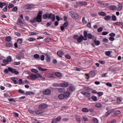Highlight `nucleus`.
Here are the masks:
<instances>
[{
  "label": "nucleus",
  "instance_id": "1",
  "mask_svg": "<svg viewBox=\"0 0 123 123\" xmlns=\"http://www.w3.org/2000/svg\"><path fill=\"white\" fill-rule=\"evenodd\" d=\"M42 12L39 11L37 17L34 18L32 19L31 20L30 22L32 23L37 22L38 23L41 22L42 21Z\"/></svg>",
  "mask_w": 123,
  "mask_h": 123
},
{
  "label": "nucleus",
  "instance_id": "2",
  "mask_svg": "<svg viewBox=\"0 0 123 123\" xmlns=\"http://www.w3.org/2000/svg\"><path fill=\"white\" fill-rule=\"evenodd\" d=\"M70 15L73 18L78 19L79 18V15L73 11H70L69 12Z\"/></svg>",
  "mask_w": 123,
  "mask_h": 123
},
{
  "label": "nucleus",
  "instance_id": "3",
  "mask_svg": "<svg viewBox=\"0 0 123 123\" xmlns=\"http://www.w3.org/2000/svg\"><path fill=\"white\" fill-rule=\"evenodd\" d=\"M83 34L85 38H86V37H87L88 39H91L92 38H93L94 37V36L92 35L91 33H89L87 34V32L86 31L84 32Z\"/></svg>",
  "mask_w": 123,
  "mask_h": 123
},
{
  "label": "nucleus",
  "instance_id": "4",
  "mask_svg": "<svg viewBox=\"0 0 123 123\" xmlns=\"http://www.w3.org/2000/svg\"><path fill=\"white\" fill-rule=\"evenodd\" d=\"M61 117L60 116H58L57 117L53 118L52 121V123H56L57 122L60 121L61 119Z\"/></svg>",
  "mask_w": 123,
  "mask_h": 123
},
{
  "label": "nucleus",
  "instance_id": "5",
  "mask_svg": "<svg viewBox=\"0 0 123 123\" xmlns=\"http://www.w3.org/2000/svg\"><path fill=\"white\" fill-rule=\"evenodd\" d=\"M8 69L9 71L11 72L12 73H14L16 74H18L19 73L18 72L16 71L15 69H12L10 67L8 68Z\"/></svg>",
  "mask_w": 123,
  "mask_h": 123
},
{
  "label": "nucleus",
  "instance_id": "6",
  "mask_svg": "<svg viewBox=\"0 0 123 123\" xmlns=\"http://www.w3.org/2000/svg\"><path fill=\"white\" fill-rule=\"evenodd\" d=\"M86 40V38L84 39V37L82 35H80V36L78 37L77 39V41L79 43H81L83 40Z\"/></svg>",
  "mask_w": 123,
  "mask_h": 123
},
{
  "label": "nucleus",
  "instance_id": "7",
  "mask_svg": "<svg viewBox=\"0 0 123 123\" xmlns=\"http://www.w3.org/2000/svg\"><path fill=\"white\" fill-rule=\"evenodd\" d=\"M47 107V105L45 104H42L39 105L38 108L40 110H43L46 108Z\"/></svg>",
  "mask_w": 123,
  "mask_h": 123
},
{
  "label": "nucleus",
  "instance_id": "8",
  "mask_svg": "<svg viewBox=\"0 0 123 123\" xmlns=\"http://www.w3.org/2000/svg\"><path fill=\"white\" fill-rule=\"evenodd\" d=\"M48 18H49L51 19L52 21L54 22L55 20V15H53L51 13L48 14Z\"/></svg>",
  "mask_w": 123,
  "mask_h": 123
},
{
  "label": "nucleus",
  "instance_id": "9",
  "mask_svg": "<svg viewBox=\"0 0 123 123\" xmlns=\"http://www.w3.org/2000/svg\"><path fill=\"white\" fill-rule=\"evenodd\" d=\"M17 24L21 26H24V24L22 22V20L21 19H18L17 21Z\"/></svg>",
  "mask_w": 123,
  "mask_h": 123
},
{
  "label": "nucleus",
  "instance_id": "10",
  "mask_svg": "<svg viewBox=\"0 0 123 123\" xmlns=\"http://www.w3.org/2000/svg\"><path fill=\"white\" fill-rule=\"evenodd\" d=\"M51 92V91L50 89H46L43 91V93L45 95H48L50 94Z\"/></svg>",
  "mask_w": 123,
  "mask_h": 123
},
{
  "label": "nucleus",
  "instance_id": "11",
  "mask_svg": "<svg viewBox=\"0 0 123 123\" xmlns=\"http://www.w3.org/2000/svg\"><path fill=\"white\" fill-rule=\"evenodd\" d=\"M80 93L87 97H89L90 96V93L88 92H84L83 91H81Z\"/></svg>",
  "mask_w": 123,
  "mask_h": 123
},
{
  "label": "nucleus",
  "instance_id": "12",
  "mask_svg": "<svg viewBox=\"0 0 123 123\" xmlns=\"http://www.w3.org/2000/svg\"><path fill=\"white\" fill-rule=\"evenodd\" d=\"M61 85L63 87H66L68 86V84L67 82H64L61 83Z\"/></svg>",
  "mask_w": 123,
  "mask_h": 123
},
{
  "label": "nucleus",
  "instance_id": "13",
  "mask_svg": "<svg viewBox=\"0 0 123 123\" xmlns=\"http://www.w3.org/2000/svg\"><path fill=\"white\" fill-rule=\"evenodd\" d=\"M94 104L95 106L97 108H99L102 107V105L99 103L96 102Z\"/></svg>",
  "mask_w": 123,
  "mask_h": 123
},
{
  "label": "nucleus",
  "instance_id": "14",
  "mask_svg": "<svg viewBox=\"0 0 123 123\" xmlns=\"http://www.w3.org/2000/svg\"><path fill=\"white\" fill-rule=\"evenodd\" d=\"M57 53V55L60 57H62V55L64 54L63 52L61 51H58Z\"/></svg>",
  "mask_w": 123,
  "mask_h": 123
},
{
  "label": "nucleus",
  "instance_id": "15",
  "mask_svg": "<svg viewBox=\"0 0 123 123\" xmlns=\"http://www.w3.org/2000/svg\"><path fill=\"white\" fill-rule=\"evenodd\" d=\"M122 5L120 3H119L118 5V7L117 8H116V10L117 9V11H120L122 9Z\"/></svg>",
  "mask_w": 123,
  "mask_h": 123
},
{
  "label": "nucleus",
  "instance_id": "16",
  "mask_svg": "<svg viewBox=\"0 0 123 123\" xmlns=\"http://www.w3.org/2000/svg\"><path fill=\"white\" fill-rule=\"evenodd\" d=\"M31 79L32 80H34L37 79L36 75V74H32L30 75Z\"/></svg>",
  "mask_w": 123,
  "mask_h": 123
},
{
  "label": "nucleus",
  "instance_id": "17",
  "mask_svg": "<svg viewBox=\"0 0 123 123\" xmlns=\"http://www.w3.org/2000/svg\"><path fill=\"white\" fill-rule=\"evenodd\" d=\"M114 110L113 109H111L109 111H108L106 113L105 116L106 117H108L110 114V113H111L112 112H113Z\"/></svg>",
  "mask_w": 123,
  "mask_h": 123
},
{
  "label": "nucleus",
  "instance_id": "18",
  "mask_svg": "<svg viewBox=\"0 0 123 123\" xmlns=\"http://www.w3.org/2000/svg\"><path fill=\"white\" fill-rule=\"evenodd\" d=\"M11 80H13L15 84H17L18 83V78H11Z\"/></svg>",
  "mask_w": 123,
  "mask_h": 123
},
{
  "label": "nucleus",
  "instance_id": "19",
  "mask_svg": "<svg viewBox=\"0 0 123 123\" xmlns=\"http://www.w3.org/2000/svg\"><path fill=\"white\" fill-rule=\"evenodd\" d=\"M6 5V3L5 2H0V8H2L3 6H5Z\"/></svg>",
  "mask_w": 123,
  "mask_h": 123
},
{
  "label": "nucleus",
  "instance_id": "20",
  "mask_svg": "<svg viewBox=\"0 0 123 123\" xmlns=\"http://www.w3.org/2000/svg\"><path fill=\"white\" fill-rule=\"evenodd\" d=\"M82 111L84 112L87 113L89 111V110L87 108H82Z\"/></svg>",
  "mask_w": 123,
  "mask_h": 123
},
{
  "label": "nucleus",
  "instance_id": "21",
  "mask_svg": "<svg viewBox=\"0 0 123 123\" xmlns=\"http://www.w3.org/2000/svg\"><path fill=\"white\" fill-rule=\"evenodd\" d=\"M70 94V92L68 91H67L65 92L64 95L65 96V97L67 98L69 96Z\"/></svg>",
  "mask_w": 123,
  "mask_h": 123
},
{
  "label": "nucleus",
  "instance_id": "22",
  "mask_svg": "<svg viewBox=\"0 0 123 123\" xmlns=\"http://www.w3.org/2000/svg\"><path fill=\"white\" fill-rule=\"evenodd\" d=\"M55 75L57 77H60L62 76V74L60 72H56L55 73Z\"/></svg>",
  "mask_w": 123,
  "mask_h": 123
},
{
  "label": "nucleus",
  "instance_id": "23",
  "mask_svg": "<svg viewBox=\"0 0 123 123\" xmlns=\"http://www.w3.org/2000/svg\"><path fill=\"white\" fill-rule=\"evenodd\" d=\"M33 6L32 4H28L25 6L27 9H29L33 7Z\"/></svg>",
  "mask_w": 123,
  "mask_h": 123
},
{
  "label": "nucleus",
  "instance_id": "24",
  "mask_svg": "<svg viewBox=\"0 0 123 123\" xmlns=\"http://www.w3.org/2000/svg\"><path fill=\"white\" fill-rule=\"evenodd\" d=\"M98 14L99 15L103 16H105L106 15V13L105 12H99L98 13Z\"/></svg>",
  "mask_w": 123,
  "mask_h": 123
},
{
  "label": "nucleus",
  "instance_id": "25",
  "mask_svg": "<svg viewBox=\"0 0 123 123\" xmlns=\"http://www.w3.org/2000/svg\"><path fill=\"white\" fill-rule=\"evenodd\" d=\"M6 46V47H11L13 46L12 43H8L5 44Z\"/></svg>",
  "mask_w": 123,
  "mask_h": 123
},
{
  "label": "nucleus",
  "instance_id": "26",
  "mask_svg": "<svg viewBox=\"0 0 123 123\" xmlns=\"http://www.w3.org/2000/svg\"><path fill=\"white\" fill-rule=\"evenodd\" d=\"M11 40V37L10 36L6 37L5 39V41L7 42H9Z\"/></svg>",
  "mask_w": 123,
  "mask_h": 123
},
{
  "label": "nucleus",
  "instance_id": "27",
  "mask_svg": "<svg viewBox=\"0 0 123 123\" xmlns=\"http://www.w3.org/2000/svg\"><path fill=\"white\" fill-rule=\"evenodd\" d=\"M31 71L32 72L37 74L38 72V71L37 69H31Z\"/></svg>",
  "mask_w": 123,
  "mask_h": 123
},
{
  "label": "nucleus",
  "instance_id": "28",
  "mask_svg": "<svg viewBox=\"0 0 123 123\" xmlns=\"http://www.w3.org/2000/svg\"><path fill=\"white\" fill-rule=\"evenodd\" d=\"M59 98L61 99H62L65 97L64 94H60L58 96Z\"/></svg>",
  "mask_w": 123,
  "mask_h": 123
},
{
  "label": "nucleus",
  "instance_id": "29",
  "mask_svg": "<svg viewBox=\"0 0 123 123\" xmlns=\"http://www.w3.org/2000/svg\"><path fill=\"white\" fill-rule=\"evenodd\" d=\"M79 4L81 5L85 6L87 5V2H86L80 1Z\"/></svg>",
  "mask_w": 123,
  "mask_h": 123
},
{
  "label": "nucleus",
  "instance_id": "30",
  "mask_svg": "<svg viewBox=\"0 0 123 123\" xmlns=\"http://www.w3.org/2000/svg\"><path fill=\"white\" fill-rule=\"evenodd\" d=\"M111 18V17L110 16H106L104 18L106 20H110Z\"/></svg>",
  "mask_w": 123,
  "mask_h": 123
},
{
  "label": "nucleus",
  "instance_id": "31",
  "mask_svg": "<svg viewBox=\"0 0 123 123\" xmlns=\"http://www.w3.org/2000/svg\"><path fill=\"white\" fill-rule=\"evenodd\" d=\"M109 8L111 10H114L115 9V6H111L109 7Z\"/></svg>",
  "mask_w": 123,
  "mask_h": 123
},
{
  "label": "nucleus",
  "instance_id": "32",
  "mask_svg": "<svg viewBox=\"0 0 123 123\" xmlns=\"http://www.w3.org/2000/svg\"><path fill=\"white\" fill-rule=\"evenodd\" d=\"M33 57L37 59H38L39 60L40 59V58H39V55L38 54H35L33 55Z\"/></svg>",
  "mask_w": 123,
  "mask_h": 123
},
{
  "label": "nucleus",
  "instance_id": "33",
  "mask_svg": "<svg viewBox=\"0 0 123 123\" xmlns=\"http://www.w3.org/2000/svg\"><path fill=\"white\" fill-rule=\"evenodd\" d=\"M3 63L5 64H2V66H5V65L8 64L9 62H8V61L7 60H3Z\"/></svg>",
  "mask_w": 123,
  "mask_h": 123
},
{
  "label": "nucleus",
  "instance_id": "34",
  "mask_svg": "<svg viewBox=\"0 0 123 123\" xmlns=\"http://www.w3.org/2000/svg\"><path fill=\"white\" fill-rule=\"evenodd\" d=\"M122 101V98H120L118 97L117 99V104H120L121 103Z\"/></svg>",
  "mask_w": 123,
  "mask_h": 123
},
{
  "label": "nucleus",
  "instance_id": "35",
  "mask_svg": "<svg viewBox=\"0 0 123 123\" xmlns=\"http://www.w3.org/2000/svg\"><path fill=\"white\" fill-rule=\"evenodd\" d=\"M91 98L94 101H96L97 100V97L95 96H92Z\"/></svg>",
  "mask_w": 123,
  "mask_h": 123
},
{
  "label": "nucleus",
  "instance_id": "36",
  "mask_svg": "<svg viewBox=\"0 0 123 123\" xmlns=\"http://www.w3.org/2000/svg\"><path fill=\"white\" fill-rule=\"evenodd\" d=\"M48 13H47L43 15V18L44 19H46L48 18Z\"/></svg>",
  "mask_w": 123,
  "mask_h": 123
},
{
  "label": "nucleus",
  "instance_id": "37",
  "mask_svg": "<svg viewBox=\"0 0 123 123\" xmlns=\"http://www.w3.org/2000/svg\"><path fill=\"white\" fill-rule=\"evenodd\" d=\"M7 60L9 62H10L12 61V57L10 56H8L7 58Z\"/></svg>",
  "mask_w": 123,
  "mask_h": 123
},
{
  "label": "nucleus",
  "instance_id": "38",
  "mask_svg": "<svg viewBox=\"0 0 123 123\" xmlns=\"http://www.w3.org/2000/svg\"><path fill=\"white\" fill-rule=\"evenodd\" d=\"M17 42L18 43L21 44L23 42V40L19 38L17 40Z\"/></svg>",
  "mask_w": 123,
  "mask_h": 123
},
{
  "label": "nucleus",
  "instance_id": "39",
  "mask_svg": "<svg viewBox=\"0 0 123 123\" xmlns=\"http://www.w3.org/2000/svg\"><path fill=\"white\" fill-rule=\"evenodd\" d=\"M94 123H98V119L95 118H93L92 119Z\"/></svg>",
  "mask_w": 123,
  "mask_h": 123
},
{
  "label": "nucleus",
  "instance_id": "40",
  "mask_svg": "<svg viewBox=\"0 0 123 123\" xmlns=\"http://www.w3.org/2000/svg\"><path fill=\"white\" fill-rule=\"evenodd\" d=\"M47 61L48 62H49L51 60L50 57L49 55L47 56L46 57Z\"/></svg>",
  "mask_w": 123,
  "mask_h": 123
},
{
  "label": "nucleus",
  "instance_id": "41",
  "mask_svg": "<svg viewBox=\"0 0 123 123\" xmlns=\"http://www.w3.org/2000/svg\"><path fill=\"white\" fill-rule=\"evenodd\" d=\"M38 69L39 70L42 71H45L47 70L46 69H43L40 67H39Z\"/></svg>",
  "mask_w": 123,
  "mask_h": 123
},
{
  "label": "nucleus",
  "instance_id": "42",
  "mask_svg": "<svg viewBox=\"0 0 123 123\" xmlns=\"http://www.w3.org/2000/svg\"><path fill=\"white\" fill-rule=\"evenodd\" d=\"M35 113L37 114H41L43 113V111H42L37 110L35 111Z\"/></svg>",
  "mask_w": 123,
  "mask_h": 123
},
{
  "label": "nucleus",
  "instance_id": "43",
  "mask_svg": "<svg viewBox=\"0 0 123 123\" xmlns=\"http://www.w3.org/2000/svg\"><path fill=\"white\" fill-rule=\"evenodd\" d=\"M94 42L95 45L97 46L99 45L100 43V42L99 41H94Z\"/></svg>",
  "mask_w": 123,
  "mask_h": 123
},
{
  "label": "nucleus",
  "instance_id": "44",
  "mask_svg": "<svg viewBox=\"0 0 123 123\" xmlns=\"http://www.w3.org/2000/svg\"><path fill=\"white\" fill-rule=\"evenodd\" d=\"M36 76L37 77V78H41L43 79H45V78L44 77H42V75L39 74H37Z\"/></svg>",
  "mask_w": 123,
  "mask_h": 123
},
{
  "label": "nucleus",
  "instance_id": "45",
  "mask_svg": "<svg viewBox=\"0 0 123 123\" xmlns=\"http://www.w3.org/2000/svg\"><path fill=\"white\" fill-rule=\"evenodd\" d=\"M36 39L33 37H30L28 38V40L30 41H33L36 40Z\"/></svg>",
  "mask_w": 123,
  "mask_h": 123
},
{
  "label": "nucleus",
  "instance_id": "46",
  "mask_svg": "<svg viewBox=\"0 0 123 123\" xmlns=\"http://www.w3.org/2000/svg\"><path fill=\"white\" fill-rule=\"evenodd\" d=\"M69 89L70 91H74V88L73 86H72L70 87L69 88Z\"/></svg>",
  "mask_w": 123,
  "mask_h": 123
},
{
  "label": "nucleus",
  "instance_id": "47",
  "mask_svg": "<svg viewBox=\"0 0 123 123\" xmlns=\"http://www.w3.org/2000/svg\"><path fill=\"white\" fill-rule=\"evenodd\" d=\"M68 25V22L67 21L65 22L63 25V26L64 27H67Z\"/></svg>",
  "mask_w": 123,
  "mask_h": 123
},
{
  "label": "nucleus",
  "instance_id": "48",
  "mask_svg": "<svg viewBox=\"0 0 123 123\" xmlns=\"http://www.w3.org/2000/svg\"><path fill=\"white\" fill-rule=\"evenodd\" d=\"M75 119L78 122H81V119L79 117H76Z\"/></svg>",
  "mask_w": 123,
  "mask_h": 123
},
{
  "label": "nucleus",
  "instance_id": "49",
  "mask_svg": "<svg viewBox=\"0 0 123 123\" xmlns=\"http://www.w3.org/2000/svg\"><path fill=\"white\" fill-rule=\"evenodd\" d=\"M116 25H123V23L119 22H117L116 23Z\"/></svg>",
  "mask_w": 123,
  "mask_h": 123
},
{
  "label": "nucleus",
  "instance_id": "50",
  "mask_svg": "<svg viewBox=\"0 0 123 123\" xmlns=\"http://www.w3.org/2000/svg\"><path fill=\"white\" fill-rule=\"evenodd\" d=\"M97 94L99 96H101L103 94V93L102 92H97Z\"/></svg>",
  "mask_w": 123,
  "mask_h": 123
},
{
  "label": "nucleus",
  "instance_id": "51",
  "mask_svg": "<svg viewBox=\"0 0 123 123\" xmlns=\"http://www.w3.org/2000/svg\"><path fill=\"white\" fill-rule=\"evenodd\" d=\"M18 10V8L17 7H14L12 9V11L14 12H16Z\"/></svg>",
  "mask_w": 123,
  "mask_h": 123
},
{
  "label": "nucleus",
  "instance_id": "52",
  "mask_svg": "<svg viewBox=\"0 0 123 123\" xmlns=\"http://www.w3.org/2000/svg\"><path fill=\"white\" fill-rule=\"evenodd\" d=\"M121 113V112L119 111L116 110V116L118 115Z\"/></svg>",
  "mask_w": 123,
  "mask_h": 123
},
{
  "label": "nucleus",
  "instance_id": "53",
  "mask_svg": "<svg viewBox=\"0 0 123 123\" xmlns=\"http://www.w3.org/2000/svg\"><path fill=\"white\" fill-rule=\"evenodd\" d=\"M105 55L108 56L110 55L111 54V52L110 51H106L105 52Z\"/></svg>",
  "mask_w": 123,
  "mask_h": 123
},
{
  "label": "nucleus",
  "instance_id": "54",
  "mask_svg": "<svg viewBox=\"0 0 123 123\" xmlns=\"http://www.w3.org/2000/svg\"><path fill=\"white\" fill-rule=\"evenodd\" d=\"M82 21L83 23H87V21L85 20V17H83L82 18Z\"/></svg>",
  "mask_w": 123,
  "mask_h": 123
},
{
  "label": "nucleus",
  "instance_id": "55",
  "mask_svg": "<svg viewBox=\"0 0 123 123\" xmlns=\"http://www.w3.org/2000/svg\"><path fill=\"white\" fill-rule=\"evenodd\" d=\"M7 6H5L4 8L2 9V10L3 12H5L7 11Z\"/></svg>",
  "mask_w": 123,
  "mask_h": 123
},
{
  "label": "nucleus",
  "instance_id": "56",
  "mask_svg": "<svg viewBox=\"0 0 123 123\" xmlns=\"http://www.w3.org/2000/svg\"><path fill=\"white\" fill-rule=\"evenodd\" d=\"M44 56L43 55H41L40 57V59L42 61H43L44 60Z\"/></svg>",
  "mask_w": 123,
  "mask_h": 123
},
{
  "label": "nucleus",
  "instance_id": "57",
  "mask_svg": "<svg viewBox=\"0 0 123 123\" xmlns=\"http://www.w3.org/2000/svg\"><path fill=\"white\" fill-rule=\"evenodd\" d=\"M103 30V28L101 27H100L97 29L98 31L99 32H100L102 31Z\"/></svg>",
  "mask_w": 123,
  "mask_h": 123
},
{
  "label": "nucleus",
  "instance_id": "58",
  "mask_svg": "<svg viewBox=\"0 0 123 123\" xmlns=\"http://www.w3.org/2000/svg\"><path fill=\"white\" fill-rule=\"evenodd\" d=\"M14 6V5L12 4H9V5L8 7L9 8H11L13 7Z\"/></svg>",
  "mask_w": 123,
  "mask_h": 123
},
{
  "label": "nucleus",
  "instance_id": "59",
  "mask_svg": "<svg viewBox=\"0 0 123 123\" xmlns=\"http://www.w3.org/2000/svg\"><path fill=\"white\" fill-rule=\"evenodd\" d=\"M83 119L85 121H87L88 120V118L86 116H84L83 117Z\"/></svg>",
  "mask_w": 123,
  "mask_h": 123
},
{
  "label": "nucleus",
  "instance_id": "60",
  "mask_svg": "<svg viewBox=\"0 0 123 123\" xmlns=\"http://www.w3.org/2000/svg\"><path fill=\"white\" fill-rule=\"evenodd\" d=\"M19 82H18V83L19 85L21 84L22 83V79H20L18 80Z\"/></svg>",
  "mask_w": 123,
  "mask_h": 123
},
{
  "label": "nucleus",
  "instance_id": "61",
  "mask_svg": "<svg viewBox=\"0 0 123 123\" xmlns=\"http://www.w3.org/2000/svg\"><path fill=\"white\" fill-rule=\"evenodd\" d=\"M99 62L101 64H105V62L104 61L99 60Z\"/></svg>",
  "mask_w": 123,
  "mask_h": 123
},
{
  "label": "nucleus",
  "instance_id": "62",
  "mask_svg": "<svg viewBox=\"0 0 123 123\" xmlns=\"http://www.w3.org/2000/svg\"><path fill=\"white\" fill-rule=\"evenodd\" d=\"M103 41L104 42L107 43L108 42V40L106 38H104L103 39Z\"/></svg>",
  "mask_w": 123,
  "mask_h": 123
},
{
  "label": "nucleus",
  "instance_id": "63",
  "mask_svg": "<svg viewBox=\"0 0 123 123\" xmlns=\"http://www.w3.org/2000/svg\"><path fill=\"white\" fill-rule=\"evenodd\" d=\"M65 57L68 59H70L71 58L70 56L68 55L67 54L65 56Z\"/></svg>",
  "mask_w": 123,
  "mask_h": 123
},
{
  "label": "nucleus",
  "instance_id": "64",
  "mask_svg": "<svg viewBox=\"0 0 123 123\" xmlns=\"http://www.w3.org/2000/svg\"><path fill=\"white\" fill-rule=\"evenodd\" d=\"M9 71V70L8 68V69H5L4 71V72L6 73H7Z\"/></svg>",
  "mask_w": 123,
  "mask_h": 123
}]
</instances>
